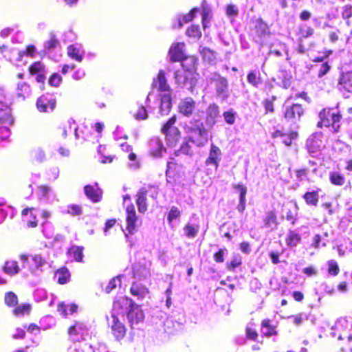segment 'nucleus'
Here are the masks:
<instances>
[{"mask_svg": "<svg viewBox=\"0 0 352 352\" xmlns=\"http://www.w3.org/2000/svg\"><path fill=\"white\" fill-rule=\"evenodd\" d=\"M114 310L118 311L121 317L126 315L129 322L133 326L142 321L144 314L140 307L127 297H121L113 302Z\"/></svg>", "mask_w": 352, "mask_h": 352, "instance_id": "nucleus-1", "label": "nucleus"}, {"mask_svg": "<svg viewBox=\"0 0 352 352\" xmlns=\"http://www.w3.org/2000/svg\"><path fill=\"white\" fill-rule=\"evenodd\" d=\"M185 131L189 141L197 146H203L208 140V133L202 122L199 120L190 122L186 125Z\"/></svg>", "mask_w": 352, "mask_h": 352, "instance_id": "nucleus-2", "label": "nucleus"}, {"mask_svg": "<svg viewBox=\"0 0 352 352\" xmlns=\"http://www.w3.org/2000/svg\"><path fill=\"white\" fill-rule=\"evenodd\" d=\"M23 268H28L31 274L38 276L43 272V267L47 264L46 258L39 253L19 256Z\"/></svg>", "mask_w": 352, "mask_h": 352, "instance_id": "nucleus-3", "label": "nucleus"}, {"mask_svg": "<svg viewBox=\"0 0 352 352\" xmlns=\"http://www.w3.org/2000/svg\"><path fill=\"white\" fill-rule=\"evenodd\" d=\"M320 121L318 126L322 127L331 126L335 132H338L340 126L341 116L336 109H323L319 113Z\"/></svg>", "mask_w": 352, "mask_h": 352, "instance_id": "nucleus-4", "label": "nucleus"}, {"mask_svg": "<svg viewBox=\"0 0 352 352\" xmlns=\"http://www.w3.org/2000/svg\"><path fill=\"white\" fill-rule=\"evenodd\" d=\"M207 80L214 83L217 96L223 100H226L229 96L228 82L227 79L218 73H212L207 77Z\"/></svg>", "mask_w": 352, "mask_h": 352, "instance_id": "nucleus-5", "label": "nucleus"}, {"mask_svg": "<svg viewBox=\"0 0 352 352\" xmlns=\"http://www.w3.org/2000/svg\"><path fill=\"white\" fill-rule=\"evenodd\" d=\"M175 82L182 87H186L191 92L196 86L197 79V76L194 75L191 72H186L184 69H178L175 72Z\"/></svg>", "mask_w": 352, "mask_h": 352, "instance_id": "nucleus-6", "label": "nucleus"}, {"mask_svg": "<svg viewBox=\"0 0 352 352\" xmlns=\"http://www.w3.org/2000/svg\"><path fill=\"white\" fill-rule=\"evenodd\" d=\"M176 122L175 116L170 118L162 128V132L165 135L166 141L170 146H173L179 141L180 132L174 126Z\"/></svg>", "mask_w": 352, "mask_h": 352, "instance_id": "nucleus-7", "label": "nucleus"}, {"mask_svg": "<svg viewBox=\"0 0 352 352\" xmlns=\"http://www.w3.org/2000/svg\"><path fill=\"white\" fill-rule=\"evenodd\" d=\"M120 314H118V311L114 310L113 307V311L111 316V318L108 319L109 325L111 327L112 333L117 340H120L126 335L125 326L120 320Z\"/></svg>", "mask_w": 352, "mask_h": 352, "instance_id": "nucleus-8", "label": "nucleus"}, {"mask_svg": "<svg viewBox=\"0 0 352 352\" xmlns=\"http://www.w3.org/2000/svg\"><path fill=\"white\" fill-rule=\"evenodd\" d=\"M126 231L128 234H133L137 232L139 227L142 225V220L136 215L135 206L133 204L126 206Z\"/></svg>", "mask_w": 352, "mask_h": 352, "instance_id": "nucleus-9", "label": "nucleus"}, {"mask_svg": "<svg viewBox=\"0 0 352 352\" xmlns=\"http://www.w3.org/2000/svg\"><path fill=\"white\" fill-rule=\"evenodd\" d=\"M10 109L6 106L4 111H0V140H6L10 135L9 126L13 124Z\"/></svg>", "mask_w": 352, "mask_h": 352, "instance_id": "nucleus-10", "label": "nucleus"}, {"mask_svg": "<svg viewBox=\"0 0 352 352\" xmlns=\"http://www.w3.org/2000/svg\"><path fill=\"white\" fill-rule=\"evenodd\" d=\"M179 112L186 117L197 116L199 117L203 114L196 107V102L190 97L182 99L178 105Z\"/></svg>", "mask_w": 352, "mask_h": 352, "instance_id": "nucleus-11", "label": "nucleus"}, {"mask_svg": "<svg viewBox=\"0 0 352 352\" xmlns=\"http://www.w3.org/2000/svg\"><path fill=\"white\" fill-rule=\"evenodd\" d=\"M323 146L322 134L320 132L311 134L306 141V148L311 155L319 152Z\"/></svg>", "mask_w": 352, "mask_h": 352, "instance_id": "nucleus-12", "label": "nucleus"}, {"mask_svg": "<svg viewBox=\"0 0 352 352\" xmlns=\"http://www.w3.org/2000/svg\"><path fill=\"white\" fill-rule=\"evenodd\" d=\"M151 263L146 261L135 263L133 267V276L138 280L148 278L151 276Z\"/></svg>", "mask_w": 352, "mask_h": 352, "instance_id": "nucleus-13", "label": "nucleus"}, {"mask_svg": "<svg viewBox=\"0 0 352 352\" xmlns=\"http://www.w3.org/2000/svg\"><path fill=\"white\" fill-rule=\"evenodd\" d=\"M149 153L154 157H161L166 153L162 140L158 137H153L148 142Z\"/></svg>", "mask_w": 352, "mask_h": 352, "instance_id": "nucleus-14", "label": "nucleus"}, {"mask_svg": "<svg viewBox=\"0 0 352 352\" xmlns=\"http://www.w3.org/2000/svg\"><path fill=\"white\" fill-rule=\"evenodd\" d=\"M36 106L41 112L52 111L56 106V100L52 96L43 95L38 98Z\"/></svg>", "mask_w": 352, "mask_h": 352, "instance_id": "nucleus-15", "label": "nucleus"}, {"mask_svg": "<svg viewBox=\"0 0 352 352\" xmlns=\"http://www.w3.org/2000/svg\"><path fill=\"white\" fill-rule=\"evenodd\" d=\"M304 113L302 105L294 104L290 107H287L285 111V118L289 122L296 123L298 121Z\"/></svg>", "mask_w": 352, "mask_h": 352, "instance_id": "nucleus-16", "label": "nucleus"}, {"mask_svg": "<svg viewBox=\"0 0 352 352\" xmlns=\"http://www.w3.org/2000/svg\"><path fill=\"white\" fill-rule=\"evenodd\" d=\"M338 89L344 93H352V72H346L341 75L338 84Z\"/></svg>", "mask_w": 352, "mask_h": 352, "instance_id": "nucleus-17", "label": "nucleus"}, {"mask_svg": "<svg viewBox=\"0 0 352 352\" xmlns=\"http://www.w3.org/2000/svg\"><path fill=\"white\" fill-rule=\"evenodd\" d=\"M68 333L74 340L79 341L84 339V336L87 333V327L83 323L76 322L69 329Z\"/></svg>", "mask_w": 352, "mask_h": 352, "instance_id": "nucleus-18", "label": "nucleus"}, {"mask_svg": "<svg viewBox=\"0 0 352 352\" xmlns=\"http://www.w3.org/2000/svg\"><path fill=\"white\" fill-rule=\"evenodd\" d=\"M67 55L72 59L81 62L85 54L84 49L81 44L74 43L67 47Z\"/></svg>", "mask_w": 352, "mask_h": 352, "instance_id": "nucleus-19", "label": "nucleus"}, {"mask_svg": "<svg viewBox=\"0 0 352 352\" xmlns=\"http://www.w3.org/2000/svg\"><path fill=\"white\" fill-rule=\"evenodd\" d=\"M31 74L36 75V80L38 82H43L45 79L46 70L44 65L40 62H35L29 68Z\"/></svg>", "mask_w": 352, "mask_h": 352, "instance_id": "nucleus-20", "label": "nucleus"}, {"mask_svg": "<svg viewBox=\"0 0 352 352\" xmlns=\"http://www.w3.org/2000/svg\"><path fill=\"white\" fill-rule=\"evenodd\" d=\"M130 291L131 294L136 297L138 300H142L149 294L148 289L142 283L137 282L133 283Z\"/></svg>", "mask_w": 352, "mask_h": 352, "instance_id": "nucleus-21", "label": "nucleus"}, {"mask_svg": "<svg viewBox=\"0 0 352 352\" xmlns=\"http://www.w3.org/2000/svg\"><path fill=\"white\" fill-rule=\"evenodd\" d=\"M152 87L157 88L160 91L166 92L170 91V88L167 83L164 71L160 70L157 78L153 79Z\"/></svg>", "mask_w": 352, "mask_h": 352, "instance_id": "nucleus-22", "label": "nucleus"}, {"mask_svg": "<svg viewBox=\"0 0 352 352\" xmlns=\"http://www.w3.org/2000/svg\"><path fill=\"white\" fill-rule=\"evenodd\" d=\"M221 151L220 148L212 144L209 156L206 161V164L207 165H214L216 168L219 166V162L221 160Z\"/></svg>", "mask_w": 352, "mask_h": 352, "instance_id": "nucleus-23", "label": "nucleus"}, {"mask_svg": "<svg viewBox=\"0 0 352 352\" xmlns=\"http://www.w3.org/2000/svg\"><path fill=\"white\" fill-rule=\"evenodd\" d=\"M84 190L86 196L94 202H98L100 200L102 197V191L98 188L97 183H96L94 186H85Z\"/></svg>", "mask_w": 352, "mask_h": 352, "instance_id": "nucleus-24", "label": "nucleus"}, {"mask_svg": "<svg viewBox=\"0 0 352 352\" xmlns=\"http://www.w3.org/2000/svg\"><path fill=\"white\" fill-rule=\"evenodd\" d=\"M38 195L41 199L53 203L57 201L55 192L50 187L46 186H40L38 189Z\"/></svg>", "mask_w": 352, "mask_h": 352, "instance_id": "nucleus-25", "label": "nucleus"}, {"mask_svg": "<svg viewBox=\"0 0 352 352\" xmlns=\"http://www.w3.org/2000/svg\"><path fill=\"white\" fill-rule=\"evenodd\" d=\"M184 44L183 43H177L173 44L169 50V56L172 61H180L184 57Z\"/></svg>", "mask_w": 352, "mask_h": 352, "instance_id": "nucleus-26", "label": "nucleus"}, {"mask_svg": "<svg viewBox=\"0 0 352 352\" xmlns=\"http://www.w3.org/2000/svg\"><path fill=\"white\" fill-rule=\"evenodd\" d=\"M219 114V108L217 104H210L206 110V124L212 126L216 123V119Z\"/></svg>", "mask_w": 352, "mask_h": 352, "instance_id": "nucleus-27", "label": "nucleus"}, {"mask_svg": "<svg viewBox=\"0 0 352 352\" xmlns=\"http://www.w3.org/2000/svg\"><path fill=\"white\" fill-rule=\"evenodd\" d=\"M321 192L322 190L318 188L316 190L306 192L302 197L308 206L316 207L318 205Z\"/></svg>", "mask_w": 352, "mask_h": 352, "instance_id": "nucleus-28", "label": "nucleus"}, {"mask_svg": "<svg viewBox=\"0 0 352 352\" xmlns=\"http://www.w3.org/2000/svg\"><path fill=\"white\" fill-rule=\"evenodd\" d=\"M72 131L74 133L76 139H79L80 138L75 120L72 118H70L62 127L63 138H65L67 135Z\"/></svg>", "mask_w": 352, "mask_h": 352, "instance_id": "nucleus-29", "label": "nucleus"}, {"mask_svg": "<svg viewBox=\"0 0 352 352\" xmlns=\"http://www.w3.org/2000/svg\"><path fill=\"white\" fill-rule=\"evenodd\" d=\"M146 195L147 191L144 188L139 190L137 193L136 204L138 208V211L140 213H145L147 210V203H146Z\"/></svg>", "mask_w": 352, "mask_h": 352, "instance_id": "nucleus-30", "label": "nucleus"}, {"mask_svg": "<svg viewBox=\"0 0 352 352\" xmlns=\"http://www.w3.org/2000/svg\"><path fill=\"white\" fill-rule=\"evenodd\" d=\"M35 209L33 208H25L22 211L23 221L25 222L28 227L34 228L37 226L36 214L33 213Z\"/></svg>", "mask_w": 352, "mask_h": 352, "instance_id": "nucleus-31", "label": "nucleus"}, {"mask_svg": "<svg viewBox=\"0 0 352 352\" xmlns=\"http://www.w3.org/2000/svg\"><path fill=\"white\" fill-rule=\"evenodd\" d=\"M181 69H184L186 72H191L194 75L197 76L196 71L197 59L194 56L182 58Z\"/></svg>", "mask_w": 352, "mask_h": 352, "instance_id": "nucleus-32", "label": "nucleus"}, {"mask_svg": "<svg viewBox=\"0 0 352 352\" xmlns=\"http://www.w3.org/2000/svg\"><path fill=\"white\" fill-rule=\"evenodd\" d=\"M78 309V306L76 304H65L64 302H60L58 305L57 310L59 314L66 317L68 315L73 314L76 312Z\"/></svg>", "mask_w": 352, "mask_h": 352, "instance_id": "nucleus-33", "label": "nucleus"}, {"mask_svg": "<svg viewBox=\"0 0 352 352\" xmlns=\"http://www.w3.org/2000/svg\"><path fill=\"white\" fill-rule=\"evenodd\" d=\"M200 229V226L197 223H188L184 227V234L189 239H194L197 236Z\"/></svg>", "mask_w": 352, "mask_h": 352, "instance_id": "nucleus-34", "label": "nucleus"}, {"mask_svg": "<svg viewBox=\"0 0 352 352\" xmlns=\"http://www.w3.org/2000/svg\"><path fill=\"white\" fill-rule=\"evenodd\" d=\"M261 333L266 337H271L277 333L275 327L270 324V320L268 319H265L262 321Z\"/></svg>", "mask_w": 352, "mask_h": 352, "instance_id": "nucleus-35", "label": "nucleus"}, {"mask_svg": "<svg viewBox=\"0 0 352 352\" xmlns=\"http://www.w3.org/2000/svg\"><path fill=\"white\" fill-rule=\"evenodd\" d=\"M202 8V25L203 28L205 29L208 24L210 23L211 19V9L210 6L207 4L206 1H204L201 5Z\"/></svg>", "mask_w": 352, "mask_h": 352, "instance_id": "nucleus-36", "label": "nucleus"}, {"mask_svg": "<svg viewBox=\"0 0 352 352\" xmlns=\"http://www.w3.org/2000/svg\"><path fill=\"white\" fill-rule=\"evenodd\" d=\"M199 10L197 8H195L190 10V12L184 15L182 18L179 17L177 19V25L175 24H173V28H181L184 23H188L191 21L195 17V14L198 12Z\"/></svg>", "mask_w": 352, "mask_h": 352, "instance_id": "nucleus-37", "label": "nucleus"}, {"mask_svg": "<svg viewBox=\"0 0 352 352\" xmlns=\"http://www.w3.org/2000/svg\"><path fill=\"white\" fill-rule=\"evenodd\" d=\"M247 80L248 83L256 88H258L262 82L259 72L256 70H252L249 72L247 76Z\"/></svg>", "mask_w": 352, "mask_h": 352, "instance_id": "nucleus-38", "label": "nucleus"}, {"mask_svg": "<svg viewBox=\"0 0 352 352\" xmlns=\"http://www.w3.org/2000/svg\"><path fill=\"white\" fill-rule=\"evenodd\" d=\"M31 90L30 86L25 82H19L16 89L17 96L24 100L30 96Z\"/></svg>", "mask_w": 352, "mask_h": 352, "instance_id": "nucleus-39", "label": "nucleus"}, {"mask_svg": "<svg viewBox=\"0 0 352 352\" xmlns=\"http://www.w3.org/2000/svg\"><path fill=\"white\" fill-rule=\"evenodd\" d=\"M82 250V247L73 245L69 249L68 253L76 261L82 262L83 258Z\"/></svg>", "mask_w": 352, "mask_h": 352, "instance_id": "nucleus-40", "label": "nucleus"}, {"mask_svg": "<svg viewBox=\"0 0 352 352\" xmlns=\"http://www.w3.org/2000/svg\"><path fill=\"white\" fill-rule=\"evenodd\" d=\"M264 222L266 227L270 228L271 229L276 228L278 223L275 212L273 211L267 212L266 213Z\"/></svg>", "mask_w": 352, "mask_h": 352, "instance_id": "nucleus-41", "label": "nucleus"}, {"mask_svg": "<svg viewBox=\"0 0 352 352\" xmlns=\"http://www.w3.org/2000/svg\"><path fill=\"white\" fill-rule=\"evenodd\" d=\"M19 267L15 261H6L4 265V272L9 275H14L19 272Z\"/></svg>", "mask_w": 352, "mask_h": 352, "instance_id": "nucleus-42", "label": "nucleus"}, {"mask_svg": "<svg viewBox=\"0 0 352 352\" xmlns=\"http://www.w3.org/2000/svg\"><path fill=\"white\" fill-rule=\"evenodd\" d=\"M0 54L8 60L12 61L14 55H21L15 49H9L6 45L0 46Z\"/></svg>", "mask_w": 352, "mask_h": 352, "instance_id": "nucleus-43", "label": "nucleus"}, {"mask_svg": "<svg viewBox=\"0 0 352 352\" xmlns=\"http://www.w3.org/2000/svg\"><path fill=\"white\" fill-rule=\"evenodd\" d=\"M55 276L58 283L65 284L68 282L70 274L67 269L61 268L56 272Z\"/></svg>", "mask_w": 352, "mask_h": 352, "instance_id": "nucleus-44", "label": "nucleus"}, {"mask_svg": "<svg viewBox=\"0 0 352 352\" xmlns=\"http://www.w3.org/2000/svg\"><path fill=\"white\" fill-rule=\"evenodd\" d=\"M300 234L295 231H289L287 236V243L290 247L296 246L300 241Z\"/></svg>", "mask_w": 352, "mask_h": 352, "instance_id": "nucleus-45", "label": "nucleus"}, {"mask_svg": "<svg viewBox=\"0 0 352 352\" xmlns=\"http://www.w3.org/2000/svg\"><path fill=\"white\" fill-rule=\"evenodd\" d=\"M60 46V43L56 36L50 34V38L45 43L44 47L46 51L50 52Z\"/></svg>", "mask_w": 352, "mask_h": 352, "instance_id": "nucleus-46", "label": "nucleus"}, {"mask_svg": "<svg viewBox=\"0 0 352 352\" xmlns=\"http://www.w3.org/2000/svg\"><path fill=\"white\" fill-rule=\"evenodd\" d=\"M329 179L332 184L336 186H342L345 182V177L338 172H331Z\"/></svg>", "mask_w": 352, "mask_h": 352, "instance_id": "nucleus-47", "label": "nucleus"}, {"mask_svg": "<svg viewBox=\"0 0 352 352\" xmlns=\"http://www.w3.org/2000/svg\"><path fill=\"white\" fill-rule=\"evenodd\" d=\"M200 53L203 59L210 63H213L216 59L214 52L208 47H203L200 50Z\"/></svg>", "mask_w": 352, "mask_h": 352, "instance_id": "nucleus-48", "label": "nucleus"}, {"mask_svg": "<svg viewBox=\"0 0 352 352\" xmlns=\"http://www.w3.org/2000/svg\"><path fill=\"white\" fill-rule=\"evenodd\" d=\"M182 212L176 206H172L167 215V221L172 226L174 220L179 219Z\"/></svg>", "mask_w": 352, "mask_h": 352, "instance_id": "nucleus-49", "label": "nucleus"}, {"mask_svg": "<svg viewBox=\"0 0 352 352\" xmlns=\"http://www.w3.org/2000/svg\"><path fill=\"white\" fill-rule=\"evenodd\" d=\"M255 29L259 36H263L269 33V28L265 23L261 20L256 22Z\"/></svg>", "mask_w": 352, "mask_h": 352, "instance_id": "nucleus-50", "label": "nucleus"}, {"mask_svg": "<svg viewBox=\"0 0 352 352\" xmlns=\"http://www.w3.org/2000/svg\"><path fill=\"white\" fill-rule=\"evenodd\" d=\"M5 303L9 307H14L18 303L17 296L12 292H7L5 294Z\"/></svg>", "mask_w": 352, "mask_h": 352, "instance_id": "nucleus-51", "label": "nucleus"}, {"mask_svg": "<svg viewBox=\"0 0 352 352\" xmlns=\"http://www.w3.org/2000/svg\"><path fill=\"white\" fill-rule=\"evenodd\" d=\"M186 34L189 37H192L195 38H200L201 36V32L199 28V25H191L188 30H186Z\"/></svg>", "mask_w": 352, "mask_h": 352, "instance_id": "nucleus-52", "label": "nucleus"}, {"mask_svg": "<svg viewBox=\"0 0 352 352\" xmlns=\"http://www.w3.org/2000/svg\"><path fill=\"white\" fill-rule=\"evenodd\" d=\"M120 278L121 276H118L117 277L112 278L105 287V292L107 293H110L113 289H115L117 287V285H120Z\"/></svg>", "mask_w": 352, "mask_h": 352, "instance_id": "nucleus-53", "label": "nucleus"}, {"mask_svg": "<svg viewBox=\"0 0 352 352\" xmlns=\"http://www.w3.org/2000/svg\"><path fill=\"white\" fill-rule=\"evenodd\" d=\"M296 137L297 133L292 131L288 134H284L281 138V141L285 145L289 146L292 144V140L296 139Z\"/></svg>", "mask_w": 352, "mask_h": 352, "instance_id": "nucleus-54", "label": "nucleus"}, {"mask_svg": "<svg viewBox=\"0 0 352 352\" xmlns=\"http://www.w3.org/2000/svg\"><path fill=\"white\" fill-rule=\"evenodd\" d=\"M30 311V305L29 304H23L16 307L14 310V314L16 316L24 315L29 313Z\"/></svg>", "mask_w": 352, "mask_h": 352, "instance_id": "nucleus-55", "label": "nucleus"}, {"mask_svg": "<svg viewBox=\"0 0 352 352\" xmlns=\"http://www.w3.org/2000/svg\"><path fill=\"white\" fill-rule=\"evenodd\" d=\"M32 154L33 157L39 162H43L45 159V151L40 147L35 148Z\"/></svg>", "mask_w": 352, "mask_h": 352, "instance_id": "nucleus-56", "label": "nucleus"}, {"mask_svg": "<svg viewBox=\"0 0 352 352\" xmlns=\"http://www.w3.org/2000/svg\"><path fill=\"white\" fill-rule=\"evenodd\" d=\"M226 123L228 124H233L235 122L236 112L232 109L225 111L223 114Z\"/></svg>", "mask_w": 352, "mask_h": 352, "instance_id": "nucleus-57", "label": "nucleus"}, {"mask_svg": "<svg viewBox=\"0 0 352 352\" xmlns=\"http://www.w3.org/2000/svg\"><path fill=\"white\" fill-rule=\"evenodd\" d=\"M328 272L333 276H336L339 273V267L337 262L334 260L328 261Z\"/></svg>", "mask_w": 352, "mask_h": 352, "instance_id": "nucleus-58", "label": "nucleus"}, {"mask_svg": "<svg viewBox=\"0 0 352 352\" xmlns=\"http://www.w3.org/2000/svg\"><path fill=\"white\" fill-rule=\"evenodd\" d=\"M136 120H145L147 118V111L144 106L140 105L137 113L134 115Z\"/></svg>", "mask_w": 352, "mask_h": 352, "instance_id": "nucleus-59", "label": "nucleus"}, {"mask_svg": "<svg viewBox=\"0 0 352 352\" xmlns=\"http://www.w3.org/2000/svg\"><path fill=\"white\" fill-rule=\"evenodd\" d=\"M233 188L239 192V199L246 200L247 187L242 184L233 185Z\"/></svg>", "mask_w": 352, "mask_h": 352, "instance_id": "nucleus-60", "label": "nucleus"}, {"mask_svg": "<svg viewBox=\"0 0 352 352\" xmlns=\"http://www.w3.org/2000/svg\"><path fill=\"white\" fill-rule=\"evenodd\" d=\"M233 188L239 192V199L246 200L247 187L242 184L233 185Z\"/></svg>", "mask_w": 352, "mask_h": 352, "instance_id": "nucleus-61", "label": "nucleus"}, {"mask_svg": "<svg viewBox=\"0 0 352 352\" xmlns=\"http://www.w3.org/2000/svg\"><path fill=\"white\" fill-rule=\"evenodd\" d=\"M67 212L72 216L80 215L82 213V209L78 205H69L67 206Z\"/></svg>", "mask_w": 352, "mask_h": 352, "instance_id": "nucleus-62", "label": "nucleus"}, {"mask_svg": "<svg viewBox=\"0 0 352 352\" xmlns=\"http://www.w3.org/2000/svg\"><path fill=\"white\" fill-rule=\"evenodd\" d=\"M34 297L36 301L44 300L47 298V292L44 289H36L34 292Z\"/></svg>", "mask_w": 352, "mask_h": 352, "instance_id": "nucleus-63", "label": "nucleus"}, {"mask_svg": "<svg viewBox=\"0 0 352 352\" xmlns=\"http://www.w3.org/2000/svg\"><path fill=\"white\" fill-rule=\"evenodd\" d=\"M352 16V6L346 5L342 8V17L344 19H349Z\"/></svg>", "mask_w": 352, "mask_h": 352, "instance_id": "nucleus-64", "label": "nucleus"}]
</instances>
